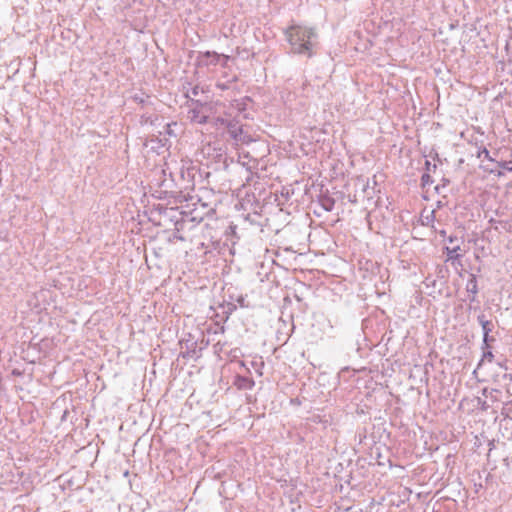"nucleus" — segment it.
Wrapping results in <instances>:
<instances>
[{
	"label": "nucleus",
	"mask_w": 512,
	"mask_h": 512,
	"mask_svg": "<svg viewBox=\"0 0 512 512\" xmlns=\"http://www.w3.org/2000/svg\"><path fill=\"white\" fill-rule=\"evenodd\" d=\"M284 34L293 54L306 55L308 58L313 57L318 37L314 28L291 25L285 29Z\"/></svg>",
	"instance_id": "1"
},
{
	"label": "nucleus",
	"mask_w": 512,
	"mask_h": 512,
	"mask_svg": "<svg viewBox=\"0 0 512 512\" xmlns=\"http://www.w3.org/2000/svg\"><path fill=\"white\" fill-rule=\"evenodd\" d=\"M196 171L197 169L191 160L181 159L180 162L171 161L166 163L163 174L168 173L172 182H181L180 187L187 189L193 185Z\"/></svg>",
	"instance_id": "2"
},
{
	"label": "nucleus",
	"mask_w": 512,
	"mask_h": 512,
	"mask_svg": "<svg viewBox=\"0 0 512 512\" xmlns=\"http://www.w3.org/2000/svg\"><path fill=\"white\" fill-rule=\"evenodd\" d=\"M226 129L230 137L236 142L247 144L252 141L251 137L244 131L243 124H241L238 118L230 119L227 122Z\"/></svg>",
	"instance_id": "3"
},
{
	"label": "nucleus",
	"mask_w": 512,
	"mask_h": 512,
	"mask_svg": "<svg viewBox=\"0 0 512 512\" xmlns=\"http://www.w3.org/2000/svg\"><path fill=\"white\" fill-rule=\"evenodd\" d=\"M199 58L200 61L206 66H215L217 64H220L222 67H226L228 61L230 60V56L219 54L214 51H206L204 53H201Z\"/></svg>",
	"instance_id": "4"
},
{
	"label": "nucleus",
	"mask_w": 512,
	"mask_h": 512,
	"mask_svg": "<svg viewBox=\"0 0 512 512\" xmlns=\"http://www.w3.org/2000/svg\"><path fill=\"white\" fill-rule=\"evenodd\" d=\"M477 320H478V323L482 327V332H483V348L484 347H488V342L490 340H494L493 338H490V336H489L490 332L493 329V324H492L491 321H489V320H487L485 318L484 314L478 315Z\"/></svg>",
	"instance_id": "5"
},
{
	"label": "nucleus",
	"mask_w": 512,
	"mask_h": 512,
	"mask_svg": "<svg viewBox=\"0 0 512 512\" xmlns=\"http://www.w3.org/2000/svg\"><path fill=\"white\" fill-rule=\"evenodd\" d=\"M233 385L239 390H251L255 386V381L250 377L236 375Z\"/></svg>",
	"instance_id": "6"
},
{
	"label": "nucleus",
	"mask_w": 512,
	"mask_h": 512,
	"mask_svg": "<svg viewBox=\"0 0 512 512\" xmlns=\"http://www.w3.org/2000/svg\"><path fill=\"white\" fill-rule=\"evenodd\" d=\"M466 291L467 293L471 294V297L469 298L470 302H475L477 300L476 296L479 292L477 277L475 274L471 273L469 275L468 281L466 283Z\"/></svg>",
	"instance_id": "7"
},
{
	"label": "nucleus",
	"mask_w": 512,
	"mask_h": 512,
	"mask_svg": "<svg viewBox=\"0 0 512 512\" xmlns=\"http://www.w3.org/2000/svg\"><path fill=\"white\" fill-rule=\"evenodd\" d=\"M189 118L192 122L197 124H206L208 123L209 117L204 114L201 109H191L189 111Z\"/></svg>",
	"instance_id": "8"
},
{
	"label": "nucleus",
	"mask_w": 512,
	"mask_h": 512,
	"mask_svg": "<svg viewBox=\"0 0 512 512\" xmlns=\"http://www.w3.org/2000/svg\"><path fill=\"white\" fill-rule=\"evenodd\" d=\"M318 203L319 205L325 210L326 212H330L334 209L335 206V200L328 194H320L318 196Z\"/></svg>",
	"instance_id": "9"
},
{
	"label": "nucleus",
	"mask_w": 512,
	"mask_h": 512,
	"mask_svg": "<svg viewBox=\"0 0 512 512\" xmlns=\"http://www.w3.org/2000/svg\"><path fill=\"white\" fill-rule=\"evenodd\" d=\"M236 80H237L236 75H233L231 78H228L226 80L218 79L215 86H216V88H218L222 91L234 90Z\"/></svg>",
	"instance_id": "10"
},
{
	"label": "nucleus",
	"mask_w": 512,
	"mask_h": 512,
	"mask_svg": "<svg viewBox=\"0 0 512 512\" xmlns=\"http://www.w3.org/2000/svg\"><path fill=\"white\" fill-rule=\"evenodd\" d=\"M461 248L460 245H456L454 247L446 246L444 247V252L447 255V261H456L459 260L463 255L460 253Z\"/></svg>",
	"instance_id": "11"
},
{
	"label": "nucleus",
	"mask_w": 512,
	"mask_h": 512,
	"mask_svg": "<svg viewBox=\"0 0 512 512\" xmlns=\"http://www.w3.org/2000/svg\"><path fill=\"white\" fill-rule=\"evenodd\" d=\"M479 168H480L483 172L488 173V174H490V175H494V176H496V177H498V178H501V177H503V176L505 175V173H504V170H503V169H501V168H499V167H498V168H490V165H489V164H485V163H483V162L479 165Z\"/></svg>",
	"instance_id": "12"
},
{
	"label": "nucleus",
	"mask_w": 512,
	"mask_h": 512,
	"mask_svg": "<svg viewBox=\"0 0 512 512\" xmlns=\"http://www.w3.org/2000/svg\"><path fill=\"white\" fill-rule=\"evenodd\" d=\"M476 157L478 159H481L483 158L482 162L484 163V161L486 160L487 162H490V163H495L496 164V160L490 155V152L487 150L486 147H479L478 148V151L476 153Z\"/></svg>",
	"instance_id": "13"
},
{
	"label": "nucleus",
	"mask_w": 512,
	"mask_h": 512,
	"mask_svg": "<svg viewBox=\"0 0 512 512\" xmlns=\"http://www.w3.org/2000/svg\"><path fill=\"white\" fill-rule=\"evenodd\" d=\"M245 159H249V155L248 154H245L243 156H240V163L243 167H245L248 171H252V169H254L256 167V160H253L252 164H250V160L247 162L245 161Z\"/></svg>",
	"instance_id": "14"
},
{
	"label": "nucleus",
	"mask_w": 512,
	"mask_h": 512,
	"mask_svg": "<svg viewBox=\"0 0 512 512\" xmlns=\"http://www.w3.org/2000/svg\"><path fill=\"white\" fill-rule=\"evenodd\" d=\"M133 100L138 103V104H141L142 106L146 105L147 103L150 102V97L149 96H145L144 94H135L133 96Z\"/></svg>",
	"instance_id": "15"
},
{
	"label": "nucleus",
	"mask_w": 512,
	"mask_h": 512,
	"mask_svg": "<svg viewBox=\"0 0 512 512\" xmlns=\"http://www.w3.org/2000/svg\"><path fill=\"white\" fill-rule=\"evenodd\" d=\"M490 346L488 345V347H482V350H483V356H482V359L479 363V365L485 360V359H488L489 361H492L493 358H494V355L492 353V351L489 349Z\"/></svg>",
	"instance_id": "16"
},
{
	"label": "nucleus",
	"mask_w": 512,
	"mask_h": 512,
	"mask_svg": "<svg viewBox=\"0 0 512 512\" xmlns=\"http://www.w3.org/2000/svg\"><path fill=\"white\" fill-rule=\"evenodd\" d=\"M158 120L157 116L152 115H142L141 116V123L142 124H151L154 125V122Z\"/></svg>",
	"instance_id": "17"
},
{
	"label": "nucleus",
	"mask_w": 512,
	"mask_h": 512,
	"mask_svg": "<svg viewBox=\"0 0 512 512\" xmlns=\"http://www.w3.org/2000/svg\"><path fill=\"white\" fill-rule=\"evenodd\" d=\"M496 165L503 170L512 172V161H497Z\"/></svg>",
	"instance_id": "18"
},
{
	"label": "nucleus",
	"mask_w": 512,
	"mask_h": 512,
	"mask_svg": "<svg viewBox=\"0 0 512 512\" xmlns=\"http://www.w3.org/2000/svg\"><path fill=\"white\" fill-rule=\"evenodd\" d=\"M229 121H230V119H228V118H224V117H216V118L214 119V124H215V126H217V127H223V128H226V126H227V122H229Z\"/></svg>",
	"instance_id": "19"
},
{
	"label": "nucleus",
	"mask_w": 512,
	"mask_h": 512,
	"mask_svg": "<svg viewBox=\"0 0 512 512\" xmlns=\"http://www.w3.org/2000/svg\"><path fill=\"white\" fill-rule=\"evenodd\" d=\"M435 219V211L432 210L430 211L429 215L425 216L424 217V220H423V225H429L431 222H433Z\"/></svg>",
	"instance_id": "20"
},
{
	"label": "nucleus",
	"mask_w": 512,
	"mask_h": 512,
	"mask_svg": "<svg viewBox=\"0 0 512 512\" xmlns=\"http://www.w3.org/2000/svg\"><path fill=\"white\" fill-rule=\"evenodd\" d=\"M421 182L423 186L430 185L433 180L431 179V176L428 173H424L421 177Z\"/></svg>",
	"instance_id": "21"
},
{
	"label": "nucleus",
	"mask_w": 512,
	"mask_h": 512,
	"mask_svg": "<svg viewBox=\"0 0 512 512\" xmlns=\"http://www.w3.org/2000/svg\"><path fill=\"white\" fill-rule=\"evenodd\" d=\"M173 126H177V124L176 123H167L165 125L166 133L169 134L170 136H172V135L176 136L172 129Z\"/></svg>",
	"instance_id": "22"
},
{
	"label": "nucleus",
	"mask_w": 512,
	"mask_h": 512,
	"mask_svg": "<svg viewBox=\"0 0 512 512\" xmlns=\"http://www.w3.org/2000/svg\"><path fill=\"white\" fill-rule=\"evenodd\" d=\"M224 346H225V343H222L221 341H217V343L214 344L215 353L219 354L220 352H222L224 349Z\"/></svg>",
	"instance_id": "23"
},
{
	"label": "nucleus",
	"mask_w": 512,
	"mask_h": 512,
	"mask_svg": "<svg viewBox=\"0 0 512 512\" xmlns=\"http://www.w3.org/2000/svg\"><path fill=\"white\" fill-rule=\"evenodd\" d=\"M424 284H425L427 287H429L430 285L434 287V286H435V284H436V280H435V279H432V278H430V277H427V278L425 279V281H424Z\"/></svg>",
	"instance_id": "24"
},
{
	"label": "nucleus",
	"mask_w": 512,
	"mask_h": 512,
	"mask_svg": "<svg viewBox=\"0 0 512 512\" xmlns=\"http://www.w3.org/2000/svg\"><path fill=\"white\" fill-rule=\"evenodd\" d=\"M235 107L238 109V111H239L240 113H241L243 110H245V108H244V107H242V103H240V102H238V101L236 102Z\"/></svg>",
	"instance_id": "25"
},
{
	"label": "nucleus",
	"mask_w": 512,
	"mask_h": 512,
	"mask_svg": "<svg viewBox=\"0 0 512 512\" xmlns=\"http://www.w3.org/2000/svg\"><path fill=\"white\" fill-rule=\"evenodd\" d=\"M236 226L235 225H230L229 226V231L231 232L232 235H235L236 234Z\"/></svg>",
	"instance_id": "26"
},
{
	"label": "nucleus",
	"mask_w": 512,
	"mask_h": 512,
	"mask_svg": "<svg viewBox=\"0 0 512 512\" xmlns=\"http://www.w3.org/2000/svg\"><path fill=\"white\" fill-rule=\"evenodd\" d=\"M447 240H448L449 243H453L454 241L457 240V237L449 236Z\"/></svg>",
	"instance_id": "27"
},
{
	"label": "nucleus",
	"mask_w": 512,
	"mask_h": 512,
	"mask_svg": "<svg viewBox=\"0 0 512 512\" xmlns=\"http://www.w3.org/2000/svg\"><path fill=\"white\" fill-rule=\"evenodd\" d=\"M426 169L429 171L431 169V163L429 161L425 162Z\"/></svg>",
	"instance_id": "28"
},
{
	"label": "nucleus",
	"mask_w": 512,
	"mask_h": 512,
	"mask_svg": "<svg viewBox=\"0 0 512 512\" xmlns=\"http://www.w3.org/2000/svg\"><path fill=\"white\" fill-rule=\"evenodd\" d=\"M503 377L512 381V374H505Z\"/></svg>",
	"instance_id": "29"
},
{
	"label": "nucleus",
	"mask_w": 512,
	"mask_h": 512,
	"mask_svg": "<svg viewBox=\"0 0 512 512\" xmlns=\"http://www.w3.org/2000/svg\"><path fill=\"white\" fill-rule=\"evenodd\" d=\"M487 164L490 165V168H498V166L495 163L488 162Z\"/></svg>",
	"instance_id": "30"
},
{
	"label": "nucleus",
	"mask_w": 512,
	"mask_h": 512,
	"mask_svg": "<svg viewBox=\"0 0 512 512\" xmlns=\"http://www.w3.org/2000/svg\"><path fill=\"white\" fill-rule=\"evenodd\" d=\"M192 94H193L194 96H196V95L198 94V92H197V87H195V88H193V89H192Z\"/></svg>",
	"instance_id": "31"
},
{
	"label": "nucleus",
	"mask_w": 512,
	"mask_h": 512,
	"mask_svg": "<svg viewBox=\"0 0 512 512\" xmlns=\"http://www.w3.org/2000/svg\"><path fill=\"white\" fill-rule=\"evenodd\" d=\"M239 364H240L241 367L245 366V363L243 361H240Z\"/></svg>",
	"instance_id": "32"
},
{
	"label": "nucleus",
	"mask_w": 512,
	"mask_h": 512,
	"mask_svg": "<svg viewBox=\"0 0 512 512\" xmlns=\"http://www.w3.org/2000/svg\"><path fill=\"white\" fill-rule=\"evenodd\" d=\"M220 330H221V333H223V332H224V327L222 326V327L220 328Z\"/></svg>",
	"instance_id": "33"
}]
</instances>
